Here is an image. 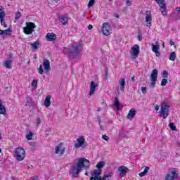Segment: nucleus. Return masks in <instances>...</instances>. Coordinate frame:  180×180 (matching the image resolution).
<instances>
[{"mask_svg":"<svg viewBox=\"0 0 180 180\" xmlns=\"http://www.w3.org/2000/svg\"><path fill=\"white\" fill-rule=\"evenodd\" d=\"M167 84H168V80H167V79H162L161 81L160 85L162 86H165Z\"/></svg>","mask_w":180,"mask_h":180,"instance_id":"obj_35","label":"nucleus"},{"mask_svg":"<svg viewBox=\"0 0 180 180\" xmlns=\"http://www.w3.org/2000/svg\"><path fill=\"white\" fill-rule=\"evenodd\" d=\"M102 139H103V140H105V141H109V136H108L107 135H103Z\"/></svg>","mask_w":180,"mask_h":180,"instance_id":"obj_44","label":"nucleus"},{"mask_svg":"<svg viewBox=\"0 0 180 180\" xmlns=\"http://www.w3.org/2000/svg\"><path fill=\"white\" fill-rule=\"evenodd\" d=\"M176 11L178 15L180 16V7H176Z\"/></svg>","mask_w":180,"mask_h":180,"instance_id":"obj_51","label":"nucleus"},{"mask_svg":"<svg viewBox=\"0 0 180 180\" xmlns=\"http://www.w3.org/2000/svg\"><path fill=\"white\" fill-rule=\"evenodd\" d=\"M36 29V24L32 22H26V26L22 28L25 34H32Z\"/></svg>","mask_w":180,"mask_h":180,"instance_id":"obj_6","label":"nucleus"},{"mask_svg":"<svg viewBox=\"0 0 180 180\" xmlns=\"http://www.w3.org/2000/svg\"><path fill=\"white\" fill-rule=\"evenodd\" d=\"M58 20L59 22H60L61 25H63V26H65V25H67V23H68V17L65 16V15H60L58 17Z\"/></svg>","mask_w":180,"mask_h":180,"instance_id":"obj_20","label":"nucleus"},{"mask_svg":"<svg viewBox=\"0 0 180 180\" xmlns=\"http://www.w3.org/2000/svg\"><path fill=\"white\" fill-rule=\"evenodd\" d=\"M126 85V79L124 78L121 79L120 81V86L122 92H124V88Z\"/></svg>","mask_w":180,"mask_h":180,"instance_id":"obj_24","label":"nucleus"},{"mask_svg":"<svg viewBox=\"0 0 180 180\" xmlns=\"http://www.w3.org/2000/svg\"><path fill=\"white\" fill-rule=\"evenodd\" d=\"M178 171L176 169H172L169 171L167 175L165 176V180H175L178 178Z\"/></svg>","mask_w":180,"mask_h":180,"instance_id":"obj_7","label":"nucleus"},{"mask_svg":"<svg viewBox=\"0 0 180 180\" xmlns=\"http://www.w3.org/2000/svg\"><path fill=\"white\" fill-rule=\"evenodd\" d=\"M147 87H141V92L143 94V95H146L147 94Z\"/></svg>","mask_w":180,"mask_h":180,"instance_id":"obj_42","label":"nucleus"},{"mask_svg":"<svg viewBox=\"0 0 180 180\" xmlns=\"http://www.w3.org/2000/svg\"><path fill=\"white\" fill-rule=\"evenodd\" d=\"M1 106H4V105L2 104V101L0 99V107Z\"/></svg>","mask_w":180,"mask_h":180,"instance_id":"obj_59","label":"nucleus"},{"mask_svg":"<svg viewBox=\"0 0 180 180\" xmlns=\"http://www.w3.org/2000/svg\"><path fill=\"white\" fill-rule=\"evenodd\" d=\"M114 16H115V18H117V19H119L120 18V15L119 14H117V13H115L114 15Z\"/></svg>","mask_w":180,"mask_h":180,"instance_id":"obj_54","label":"nucleus"},{"mask_svg":"<svg viewBox=\"0 0 180 180\" xmlns=\"http://www.w3.org/2000/svg\"><path fill=\"white\" fill-rule=\"evenodd\" d=\"M33 180H39V177H37V176H34V177H33Z\"/></svg>","mask_w":180,"mask_h":180,"instance_id":"obj_55","label":"nucleus"},{"mask_svg":"<svg viewBox=\"0 0 180 180\" xmlns=\"http://www.w3.org/2000/svg\"><path fill=\"white\" fill-rule=\"evenodd\" d=\"M11 32H12V30H11V28H8L5 30H0V34H8V33H11Z\"/></svg>","mask_w":180,"mask_h":180,"instance_id":"obj_31","label":"nucleus"},{"mask_svg":"<svg viewBox=\"0 0 180 180\" xmlns=\"http://www.w3.org/2000/svg\"><path fill=\"white\" fill-rule=\"evenodd\" d=\"M162 47H163V49H165V42L162 43Z\"/></svg>","mask_w":180,"mask_h":180,"instance_id":"obj_60","label":"nucleus"},{"mask_svg":"<svg viewBox=\"0 0 180 180\" xmlns=\"http://www.w3.org/2000/svg\"><path fill=\"white\" fill-rule=\"evenodd\" d=\"M53 1H54V2H56V4H57L58 2H60V0H53Z\"/></svg>","mask_w":180,"mask_h":180,"instance_id":"obj_61","label":"nucleus"},{"mask_svg":"<svg viewBox=\"0 0 180 180\" xmlns=\"http://www.w3.org/2000/svg\"><path fill=\"white\" fill-rule=\"evenodd\" d=\"M157 78H158V70L154 69L150 74L151 86L155 88V82H157Z\"/></svg>","mask_w":180,"mask_h":180,"instance_id":"obj_10","label":"nucleus"},{"mask_svg":"<svg viewBox=\"0 0 180 180\" xmlns=\"http://www.w3.org/2000/svg\"><path fill=\"white\" fill-rule=\"evenodd\" d=\"M40 123H41V120L40 118L37 119V121H36L37 126H40Z\"/></svg>","mask_w":180,"mask_h":180,"instance_id":"obj_47","label":"nucleus"},{"mask_svg":"<svg viewBox=\"0 0 180 180\" xmlns=\"http://www.w3.org/2000/svg\"><path fill=\"white\" fill-rule=\"evenodd\" d=\"M84 175H86V176H88V175H89L88 172H86L85 174H84Z\"/></svg>","mask_w":180,"mask_h":180,"instance_id":"obj_62","label":"nucleus"},{"mask_svg":"<svg viewBox=\"0 0 180 180\" xmlns=\"http://www.w3.org/2000/svg\"><path fill=\"white\" fill-rule=\"evenodd\" d=\"M1 115H4V116L6 115V108L4 105H1L0 107V117H1ZM0 123H1V120H0Z\"/></svg>","mask_w":180,"mask_h":180,"instance_id":"obj_28","label":"nucleus"},{"mask_svg":"<svg viewBox=\"0 0 180 180\" xmlns=\"http://www.w3.org/2000/svg\"><path fill=\"white\" fill-rule=\"evenodd\" d=\"M169 127L171 129V130L176 131V127L175 126V124L174 122H171L169 124Z\"/></svg>","mask_w":180,"mask_h":180,"instance_id":"obj_33","label":"nucleus"},{"mask_svg":"<svg viewBox=\"0 0 180 180\" xmlns=\"http://www.w3.org/2000/svg\"><path fill=\"white\" fill-rule=\"evenodd\" d=\"M14 157L17 161H23L26 157V151L23 148L18 146L14 150Z\"/></svg>","mask_w":180,"mask_h":180,"instance_id":"obj_4","label":"nucleus"},{"mask_svg":"<svg viewBox=\"0 0 180 180\" xmlns=\"http://www.w3.org/2000/svg\"><path fill=\"white\" fill-rule=\"evenodd\" d=\"M0 22L1 26H4V27H8V25H6V22H5V18H0Z\"/></svg>","mask_w":180,"mask_h":180,"instance_id":"obj_32","label":"nucleus"},{"mask_svg":"<svg viewBox=\"0 0 180 180\" xmlns=\"http://www.w3.org/2000/svg\"><path fill=\"white\" fill-rule=\"evenodd\" d=\"M93 28H94V26H92V25H89L87 27L88 30H92Z\"/></svg>","mask_w":180,"mask_h":180,"instance_id":"obj_53","label":"nucleus"},{"mask_svg":"<svg viewBox=\"0 0 180 180\" xmlns=\"http://www.w3.org/2000/svg\"><path fill=\"white\" fill-rule=\"evenodd\" d=\"M145 20L146 22L148 27H150L153 23V15L151 14V11H146Z\"/></svg>","mask_w":180,"mask_h":180,"instance_id":"obj_12","label":"nucleus"},{"mask_svg":"<svg viewBox=\"0 0 180 180\" xmlns=\"http://www.w3.org/2000/svg\"><path fill=\"white\" fill-rule=\"evenodd\" d=\"M157 4H158L160 8H161V13L163 15V16H167V6L165 4V0H155Z\"/></svg>","mask_w":180,"mask_h":180,"instance_id":"obj_9","label":"nucleus"},{"mask_svg":"<svg viewBox=\"0 0 180 180\" xmlns=\"http://www.w3.org/2000/svg\"><path fill=\"white\" fill-rule=\"evenodd\" d=\"M27 140H32L33 139V132L30 131L28 134L26 135Z\"/></svg>","mask_w":180,"mask_h":180,"instance_id":"obj_34","label":"nucleus"},{"mask_svg":"<svg viewBox=\"0 0 180 180\" xmlns=\"http://www.w3.org/2000/svg\"><path fill=\"white\" fill-rule=\"evenodd\" d=\"M104 175L108 179V178H112V176H113V172H110V173H108L107 174H104Z\"/></svg>","mask_w":180,"mask_h":180,"instance_id":"obj_41","label":"nucleus"},{"mask_svg":"<svg viewBox=\"0 0 180 180\" xmlns=\"http://www.w3.org/2000/svg\"><path fill=\"white\" fill-rule=\"evenodd\" d=\"M21 17H22V13H20V12H18L15 17V19L16 20H19V19H20Z\"/></svg>","mask_w":180,"mask_h":180,"instance_id":"obj_38","label":"nucleus"},{"mask_svg":"<svg viewBox=\"0 0 180 180\" xmlns=\"http://www.w3.org/2000/svg\"><path fill=\"white\" fill-rule=\"evenodd\" d=\"M90 167L89 160L85 158L77 159V162L72 166L71 169L69 171V174L72 175L73 178H78L79 172L82 171L83 168L88 169Z\"/></svg>","mask_w":180,"mask_h":180,"instance_id":"obj_1","label":"nucleus"},{"mask_svg":"<svg viewBox=\"0 0 180 180\" xmlns=\"http://www.w3.org/2000/svg\"><path fill=\"white\" fill-rule=\"evenodd\" d=\"M77 143H75L74 144L75 148H81V147H84V145L85 144V138L84 136H79L77 139Z\"/></svg>","mask_w":180,"mask_h":180,"instance_id":"obj_14","label":"nucleus"},{"mask_svg":"<svg viewBox=\"0 0 180 180\" xmlns=\"http://www.w3.org/2000/svg\"><path fill=\"white\" fill-rule=\"evenodd\" d=\"M0 140H2V132L0 131Z\"/></svg>","mask_w":180,"mask_h":180,"instance_id":"obj_57","label":"nucleus"},{"mask_svg":"<svg viewBox=\"0 0 180 180\" xmlns=\"http://www.w3.org/2000/svg\"><path fill=\"white\" fill-rule=\"evenodd\" d=\"M101 174H102V170H94L89 180H109L105 175L101 176Z\"/></svg>","mask_w":180,"mask_h":180,"instance_id":"obj_5","label":"nucleus"},{"mask_svg":"<svg viewBox=\"0 0 180 180\" xmlns=\"http://www.w3.org/2000/svg\"><path fill=\"white\" fill-rule=\"evenodd\" d=\"M171 105L167 102H162L160 105V110L159 112L160 117L162 119H167L169 116V109Z\"/></svg>","mask_w":180,"mask_h":180,"instance_id":"obj_2","label":"nucleus"},{"mask_svg":"<svg viewBox=\"0 0 180 180\" xmlns=\"http://www.w3.org/2000/svg\"><path fill=\"white\" fill-rule=\"evenodd\" d=\"M136 113L137 111L134 108L130 109L127 115V119L131 120L136 116Z\"/></svg>","mask_w":180,"mask_h":180,"instance_id":"obj_22","label":"nucleus"},{"mask_svg":"<svg viewBox=\"0 0 180 180\" xmlns=\"http://www.w3.org/2000/svg\"><path fill=\"white\" fill-rule=\"evenodd\" d=\"M30 102H32V99L30 98V97H27L26 105L29 106V105H30Z\"/></svg>","mask_w":180,"mask_h":180,"instance_id":"obj_46","label":"nucleus"},{"mask_svg":"<svg viewBox=\"0 0 180 180\" xmlns=\"http://www.w3.org/2000/svg\"><path fill=\"white\" fill-rule=\"evenodd\" d=\"M102 32L104 36H109L112 34V27L108 22H103L101 28Z\"/></svg>","mask_w":180,"mask_h":180,"instance_id":"obj_8","label":"nucleus"},{"mask_svg":"<svg viewBox=\"0 0 180 180\" xmlns=\"http://www.w3.org/2000/svg\"><path fill=\"white\" fill-rule=\"evenodd\" d=\"M56 154H60L63 155L65 153V148L63 146V143H60L55 148Z\"/></svg>","mask_w":180,"mask_h":180,"instance_id":"obj_15","label":"nucleus"},{"mask_svg":"<svg viewBox=\"0 0 180 180\" xmlns=\"http://www.w3.org/2000/svg\"><path fill=\"white\" fill-rule=\"evenodd\" d=\"M31 86L32 88H37V80L34 79L32 82Z\"/></svg>","mask_w":180,"mask_h":180,"instance_id":"obj_36","label":"nucleus"},{"mask_svg":"<svg viewBox=\"0 0 180 180\" xmlns=\"http://www.w3.org/2000/svg\"><path fill=\"white\" fill-rule=\"evenodd\" d=\"M78 45V46H75L74 44H72L71 47L68 49V53H69L73 58H75V57L79 54V49L82 46V41H79Z\"/></svg>","mask_w":180,"mask_h":180,"instance_id":"obj_3","label":"nucleus"},{"mask_svg":"<svg viewBox=\"0 0 180 180\" xmlns=\"http://www.w3.org/2000/svg\"><path fill=\"white\" fill-rule=\"evenodd\" d=\"M98 123L101 124V118H98Z\"/></svg>","mask_w":180,"mask_h":180,"instance_id":"obj_63","label":"nucleus"},{"mask_svg":"<svg viewBox=\"0 0 180 180\" xmlns=\"http://www.w3.org/2000/svg\"><path fill=\"white\" fill-rule=\"evenodd\" d=\"M105 167V162H99L96 167L97 168V169H95L94 171H102V168H103Z\"/></svg>","mask_w":180,"mask_h":180,"instance_id":"obj_25","label":"nucleus"},{"mask_svg":"<svg viewBox=\"0 0 180 180\" xmlns=\"http://www.w3.org/2000/svg\"><path fill=\"white\" fill-rule=\"evenodd\" d=\"M0 153H2V148H0Z\"/></svg>","mask_w":180,"mask_h":180,"instance_id":"obj_64","label":"nucleus"},{"mask_svg":"<svg viewBox=\"0 0 180 180\" xmlns=\"http://www.w3.org/2000/svg\"><path fill=\"white\" fill-rule=\"evenodd\" d=\"M30 46L34 49L37 50L39 49V46H40V41H37L34 42V44H31Z\"/></svg>","mask_w":180,"mask_h":180,"instance_id":"obj_30","label":"nucleus"},{"mask_svg":"<svg viewBox=\"0 0 180 180\" xmlns=\"http://www.w3.org/2000/svg\"><path fill=\"white\" fill-rule=\"evenodd\" d=\"M46 39L48 41H54L57 39V35L54 33H47L46 35Z\"/></svg>","mask_w":180,"mask_h":180,"instance_id":"obj_18","label":"nucleus"},{"mask_svg":"<svg viewBox=\"0 0 180 180\" xmlns=\"http://www.w3.org/2000/svg\"><path fill=\"white\" fill-rule=\"evenodd\" d=\"M162 78H168V71H167V70L163 71Z\"/></svg>","mask_w":180,"mask_h":180,"instance_id":"obj_39","label":"nucleus"},{"mask_svg":"<svg viewBox=\"0 0 180 180\" xmlns=\"http://www.w3.org/2000/svg\"><path fill=\"white\" fill-rule=\"evenodd\" d=\"M149 170H150V167H146L144 170H143V172L145 174H147V172H148Z\"/></svg>","mask_w":180,"mask_h":180,"instance_id":"obj_48","label":"nucleus"},{"mask_svg":"<svg viewBox=\"0 0 180 180\" xmlns=\"http://www.w3.org/2000/svg\"><path fill=\"white\" fill-rule=\"evenodd\" d=\"M43 65L45 71H50L51 67H50V61L49 59L44 58L43 60Z\"/></svg>","mask_w":180,"mask_h":180,"instance_id":"obj_21","label":"nucleus"},{"mask_svg":"<svg viewBox=\"0 0 180 180\" xmlns=\"http://www.w3.org/2000/svg\"><path fill=\"white\" fill-rule=\"evenodd\" d=\"M126 5L127 6H131V5H133V3L130 0H126Z\"/></svg>","mask_w":180,"mask_h":180,"instance_id":"obj_43","label":"nucleus"},{"mask_svg":"<svg viewBox=\"0 0 180 180\" xmlns=\"http://www.w3.org/2000/svg\"><path fill=\"white\" fill-rule=\"evenodd\" d=\"M169 44H170V46H175V42H174V41L172 39H170Z\"/></svg>","mask_w":180,"mask_h":180,"instance_id":"obj_50","label":"nucleus"},{"mask_svg":"<svg viewBox=\"0 0 180 180\" xmlns=\"http://www.w3.org/2000/svg\"><path fill=\"white\" fill-rule=\"evenodd\" d=\"M146 174V173H145L144 172H142L139 173V176H141V177L145 176Z\"/></svg>","mask_w":180,"mask_h":180,"instance_id":"obj_52","label":"nucleus"},{"mask_svg":"<svg viewBox=\"0 0 180 180\" xmlns=\"http://www.w3.org/2000/svg\"><path fill=\"white\" fill-rule=\"evenodd\" d=\"M176 58V53L175 52H172L169 56V60L170 61H175Z\"/></svg>","mask_w":180,"mask_h":180,"instance_id":"obj_29","label":"nucleus"},{"mask_svg":"<svg viewBox=\"0 0 180 180\" xmlns=\"http://www.w3.org/2000/svg\"><path fill=\"white\" fill-rule=\"evenodd\" d=\"M127 171H129V168L126 166H120L117 168L118 176L120 178H124L127 174Z\"/></svg>","mask_w":180,"mask_h":180,"instance_id":"obj_11","label":"nucleus"},{"mask_svg":"<svg viewBox=\"0 0 180 180\" xmlns=\"http://www.w3.org/2000/svg\"><path fill=\"white\" fill-rule=\"evenodd\" d=\"M6 13H5V8L4 6H0V18H5Z\"/></svg>","mask_w":180,"mask_h":180,"instance_id":"obj_27","label":"nucleus"},{"mask_svg":"<svg viewBox=\"0 0 180 180\" xmlns=\"http://www.w3.org/2000/svg\"><path fill=\"white\" fill-rule=\"evenodd\" d=\"M95 4V0H89V4L87 5L88 8H91Z\"/></svg>","mask_w":180,"mask_h":180,"instance_id":"obj_37","label":"nucleus"},{"mask_svg":"<svg viewBox=\"0 0 180 180\" xmlns=\"http://www.w3.org/2000/svg\"><path fill=\"white\" fill-rule=\"evenodd\" d=\"M130 53L134 58H137L139 57V53H140V46L137 44L134 45Z\"/></svg>","mask_w":180,"mask_h":180,"instance_id":"obj_13","label":"nucleus"},{"mask_svg":"<svg viewBox=\"0 0 180 180\" xmlns=\"http://www.w3.org/2000/svg\"><path fill=\"white\" fill-rule=\"evenodd\" d=\"M114 106L117 108V110H120V102L119 101V98L115 97L114 99Z\"/></svg>","mask_w":180,"mask_h":180,"instance_id":"obj_26","label":"nucleus"},{"mask_svg":"<svg viewBox=\"0 0 180 180\" xmlns=\"http://www.w3.org/2000/svg\"><path fill=\"white\" fill-rule=\"evenodd\" d=\"M131 81H135L136 77L134 76V77H132L131 78Z\"/></svg>","mask_w":180,"mask_h":180,"instance_id":"obj_56","label":"nucleus"},{"mask_svg":"<svg viewBox=\"0 0 180 180\" xmlns=\"http://www.w3.org/2000/svg\"><path fill=\"white\" fill-rule=\"evenodd\" d=\"M160 44H152V51H153V53H155V56L157 57H160L161 56V53H160Z\"/></svg>","mask_w":180,"mask_h":180,"instance_id":"obj_16","label":"nucleus"},{"mask_svg":"<svg viewBox=\"0 0 180 180\" xmlns=\"http://www.w3.org/2000/svg\"><path fill=\"white\" fill-rule=\"evenodd\" d=\"M97 86H98V84L95 83V82L92 81L91 82L90 91H89L90 96L94 95V94H95V89H96Z\"/></svg>","mask_w":180,"mask_h":180,"instance_id":"obj_19","label":"nucleus"},{"mask_svg":"<svg viewBox=\"0 0 180 180\" xmlns=\"http://www.w3.org/2000/svg\"><path fill=\"white\" fill-rule=\"evenodd\" d=\"M154 109H155V110H156L158 112V110H160V105H155L154 106Z\"/></svg>","mask_w":180,"mask_h":180,"instance_id":"obj_49","label":"nucleus"},{"mask_svg":"<svg viewBox=\"0 0 180 180\" xmlns=\"http://www.w3.org/2000/svg\"><path fill=\"white\" fill-rule=\"evenodd\" d=\"M51 96L49 95L47 96L44 101V106H46V108H49V106L51 105Z\"/></svg>","mask_w":180,"mask_h":180,"instance_id":"obj_23","label":"nucleus"},{"mask_svg":"<svg viewBox=\"0 0 180 180\" xmlns=\"http://www.w3.org/2000/svg\"><path fill=\"white\" fill-rule=\"evenodd\" d=\"M44 72V70H43V65H40L39 68V74L41 75Z\"/></svg>","mask_w":180,"mask_h":180,"instance_id":"obj_40","label":"nucleus"},{"mask_svg":"<svg viewBox=\"0 0 180 180\" xmlns=\"http://www.w3.org/2000/svg\"><path fill=\"white\" fill-rule=\"evenodd\" d=\"M138 39L139 40V41H141L143 40V35L141 34V32L139 33Z\"/></svg>","mask_w":180,"mask_h":180,"instance_id":"obj_45","label":"nucleus"},{"mask_svg":"<svg viewBox=\"0 0 180 180\" xmlns=\"http://www.w3.org/2000/svg\"><path fill=\"white\" fill-rule=\"evenodd\" d=\"M4 65L8 70H12V56H10L8 60H6L4 62Z\"/></svg>","mask_w":180,"mask_h":180,"instance_id":"obj_17","label":"nucleus"},{"mask_svg":"<svg viewBox=\"0 0 180 180\" xmlns=\"http://www.w3.org/2000/svg\"><path fill=\"white\" fill-rule=\"evenodd\" d=\"M101 110H102V108H98L97 111L101 112Z\"/></svg>","mask_w":180,"mask_h":180,"instance_id":"obj_58","label":"nucleus"}]
</instances>
